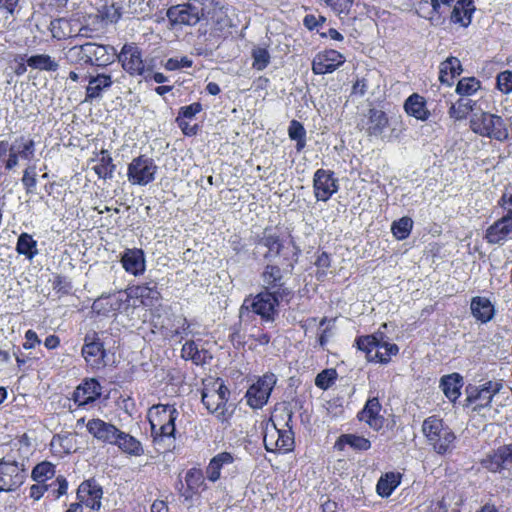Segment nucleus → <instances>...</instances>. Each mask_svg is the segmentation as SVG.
I'll return each mask as SVG.
<instances>
[{"mask_svg": "<svg viewBox=\"0 0 512 512\" xmlns=\"http://www.w3.org/2000/svg\"><path fill=\"white\" fill-rule=\"evenodd\" d=\"M178 416V410L175 405L171 404H157L149 409L148 420L154 442L157 445L168 441L169 443L164 447L168 449L172 444L176 431L175 421Z\"/></svg>", "mask_w": 512, "mask_h": 512, "instance_id": "obj_1", "label": "nucleus"}, {"mask_svg": "<svg viewBox=\"0 0 512 512\" xmlns=\"http://www.w3.org/2000/svg\"><path fill=\"white\" fill-rule=\"evenodd\" d=\"M422 433L427 444L438 455L451 453L455 447V433L437 416H430L423 421Z\"/></svg>", "mask_w": 512, "mask_h": 512, "instance_id": "obj_2", "label": "nucleus"}, {"mask_svg": "<svg viewBox=\"0 0 512 512\" xmlns=\"http://www.w3.org/2000/svg\"><path fill=\"white\" fill-rule=\"evenodd\" d=\"M355 343L359 350L365 352L369 362L387 364L399 352L398 346L390 343L383 332L360 336Z\"/></svg>", "mask_w": 512, "mask_h": 512, "instance_id": "obj_3", "label": "nucleus"}, {"mask_svg": "<svg viewBox=\"0 0 512 512\" xmlns=\"http://www.w3.org/2000/svg\"><path fill=\"white\" fill-rule=\"evenodd\" d=\"M229 395V389L223 381L218 379L204 386L201 400L211 414H214L219 420L225 421L229 417L226 405Z\"/></svg>", "mask_w": 512, "mask_h": 512, "instance_id": "obj_4", "label": "nucleus"}, {"mask_svg": "<svg viewBox=\"0 0 512 512\" xmlns=\"http://www.w3.org/2000/svg\"><path fill=\"white\" fill-rule=\"evenodd\" d=\"M279 298V295L266 290L255 297L246 298L240 308V318H243L245 313L252 311L259 315L263 321L273 322L278 315Z\"/></svg>", "mask_w": 512, "mask_h": 512, "instance_id": "obj_5", "label": "nucleus"}, {"mask_svg": "<svg viewBox=\"0 0 512 512\" xmlns=\"http://www.w3.org/2000/svg\"><path fill=\"white\" fill-rule=\"evenodd\" d=\"M470 127L476 134L498 141H504L509 136L505 121L500 116L487 112L474 113L470 119Z\"/></svg>", "mask_w": 512, "mask_h": 512, "instance_id": "obj_6", "label": "nucleus"}, {"mask_svg": "<svg viewBox=\"0 0 512 512\" xmlns=\"http://www.w3.org/2000/svg\"><path fill=\"white\" fill-rule=\"evenodd\" d=\"M505 214L486 230L489 243H500L512 236V193H504L498 201Z\"/></svg>", "mask_w": 512, "mask_h": 512, "instance_id": "obj_7", "label": "nucleus"}, {"mask_svg": "<svg viewBox=\"0 0 512 512\" xmlns=\"http://www.w3.org/2000/svg\"><path fill=\"white\" fill-rule=\"evenodd\" d=\"M263 442L268 452L287 453L293 450L294 435L289 427L279 428L271 418L265 425Z\"/></svg>", "mask_w": 512, "mask_h": 512, "instance_id": "obj_8", "label": "nucleus"}, {"mask_svg": "<svg viewBox=\"0 0 512 512\" xmlns=\"http://www.w3.org/2000/svg\"><path fill=\"white\" fill-rule=\"evenodd\" d=\"M167 17L172 25H196L205 17L203 3L190 0L188 3L172 6L167 11Z\"/></svg>", "mask_w": 512, "mask_h": 512, "instance_id": "obj_9", "label": "nucleus"}, {"mask_svg": "<svg viewBox=\"0 0 512 512\" xmlns=\"http://www.w3.org/2000/svg\"><path fill=\"white\" fill-rule=\"evenodd\" d=\"M34 155V140L24 136L18 137L11 143L10 153L0 160V170L4 168L6 171H11L18 166L20 159L31 161Z\"/></svg>", "mask_w": 512, "mask_h": 512, "instance_id": "obj_10", "label": "nucleus"}, {"mask_svg": "<svg viewBox=\"0 0 512 512\" xmlns=\"http://www.w3.org/2000/svg\"><path fill=\"white\" fill-rule=\"evenodd\" d=\"M123 69L131 76H143L147 79L151 74V69L146 66L142 51L135 44H125L118 55Z\"/></svg>", "mask_w": 512, "mask_h": 512, "instance_id": "obj_11", "label": "nucleus"}, {"mask_svg": "<svg viewBox=\"0 0 512 512\" xmlns=\"http://www.w3.org/2000/svg\"><path fill=\"white\" fill-rule=\"evenodd\" d=\"M157 166L154 160L146 155H140L128 166L127 177L133 185H147L154 181Z\"/></svg>", "mask_w": 512, "mask_h": 512, "instance_id": "obj_12", "label": "nucleus"}, {"mask_svg": "<svg viewBox=\"0 0 512 512\" xmlns=\"http://www.w3.org/2000/svg\"><path fill=\"white\" fill-rule=\"evenodd\" d=\"M276 384V376L272 373L265 374L252 384L245 395L247 404L253 409L262 408L270 397Z\"/></svg>", "mask_w": 512, "mask_h": 512, "instance_id": "obj_13", "label": "nucleus"}, {"mask_svg": "<svg viewBox=\"0 0 512 512\" xmlns=\"http://www.w3.org/2000/svg\"><path fill=\"white\" fill-rule=\"evenodd\" d=\"M81 353L86 363L93 369H100L106 365V350L95 332L85 336Z\"/></svg>", "mask_w": 512, "mask_h": 512, "instance_id": "obj_14", "label": "nucleus"}, {"mask_svg": "<svg viewBox=\"0 0 512 512\" xmlns=\"http://www.w3.org/2000/svg\"><path fill=\"white\" fill-rule=\"evenodd\" d=\"M24 479L23 465L16 461H0V492L17 489L22 485Z\"/></svg>", "mask_w": 512, "mask_h": 512, "instance_id": "obj_15", "label": "nucleus"}, {"mask_svg": "<svg viewBox=\"0 0 512 512\" xmlns=\"http://www.w3.org/2000/svg\"><path fill=\"white\" fill-rule=\"evenodd\" d=\"M313 187L317 200L327 201L338 190L337 179L334 178L333 172L318 169L314 174Z\"/></svg>", "mask_w": 512, "mask_h": 512, "instance_id": "obj_16", "label": "nucleus"}, {"mask_svg": "<svg viewBox=\"0 0 512 512\" xmlns=\"http://www.w3.org/2000/svg\"><path fill=\"white\" fill-rule=\"evenodd\" d=\"M345 61L344 56L336 50H326L318 53L312 62L314 74L322 75L332 73Z\"/></svg>", "mask_w": 512, "mask_h": 512, "instance_id": "obj_17", "label": "nucleus"}, {"mask_svg": "<svg viewBox=\"0 0 512 512\" xmlns=\"http://www.w3.org/2000/svg\"><path fill=\"white\" fill-rule=\"evenodd\" d=\"M481 464L484 468L493 473H501L503 470H510L512 467L508 444L493 450L481 461Z\"/></svg>", "mask_w": 512, "mask_h": 512, "instance_id": "obj_18", "label": "nucleus"}, {"mask_svg": "<svg viewBox=\"0 0 512 512\" xmlns=\"http://www.w3.org/2000/svg\"><path fill=\"white\" fill-rule=\"evenodd\" d=\"M262 278L265 290L279 295L280 299H283L291 293L290 290L285 287L283 274L279 267L267 265L262 274Z\"/></svg>", "mask_w": 512, "mask_h": 512, "instance_id": "obj_19", "label": "nucleus"}, {"mask_svg": "<svg viewBox=\"0 0 512 512\" xmlns=\"http://www.w3.org/2000/svg\"><path fill=\"white\" fill-rule=\"evenodd\" d=\"M503 388L502 381H488L484 383L475 394L468 396V401L476 403L474 410L489 407L493 397Z\"/></svg>", "mask_w": 512, "mask_h": 512, "instance_id": "obj_20", "label": "nucleus"}, {"mask_svg": "<svg viewBox=\"0 0 512 512\" xmlns=\"http://www.w3.org/2000/svg\"><path fill=\"white\" fill-rule=\"evenodd\" d=\"M86 428L88 432L98 441L110 445H113L115 442L116 434L119 431L115 425L109 422H105L99 418L89 420L86 424Z\"/></svg>", "mask_w": 512, "mask_h": 512, "instance_id": "obj_21", "label": "nucleus"}, {"mask_svg": "<svg viewBox=\"0 0 512 512\" xmlns=\"http://www.w3.org/2000/svg\"><path fill=\"white\" fill-rule=\"evenodd\" d=\"M101 396V385L95 379L85 380L80 384L73 394L74 401L79 406H84L91 402H94Z\"/></svg>", "mask_w": 512, "mask_h": 512, "instance_id": "obj_22", "label": "nucleus"}, {"mask_svg": "<svg viewBox=\"0 0 512 512\" xmlns=\"http://www.w3.org/2000/svg\"><path fill=\"white\" fill-rule=\"evenodd\" d=\"M125 294H127V298L137 299L142 305L147 307L154 306L160 299V292L155 284L153 286L146 284L129 287L126 289Z\"/></svg>", "mask_w": 512, "mask_h": 512, "instance_id": "obj_23", "label": "nucleus"}, {"mask_svg": "<svg viewBox=\"0 0 512 512\" xmlns=\"http://www.w3.org/2000/svg\"><path fill=\"white\" fill-rule=\"evenodd\" d=\"M381 405L377 398L369 399L359 412L360 421L367 423L372 429L379 430L383 426V417L380 415Z\"/></svg>", "mask_w": 512, "mask_h": 512, "instance_id": "obj_24", "label": "nucleus"}, {"mask_svg": "<svg viewBox=\"0 0 512 512\" xmlns=\"http://www.w3.org/2000/svg\"><path fill=\"white\" fill-rule=\"evenodd\" d=\"M113 84L110 75L105 73H98L95 76L89 77V82L86 87L85 101H92L102 97L104 91L108 90Z\"/></svg>", "mask_w": 512, "mask_h": 512, "instance_id": "obj_25", "label": "nucleus"}, {"mask_svg": "<svg viewBox=\"0 0 512 512\" xmlns=\"http://www.w3.org/2000/svg\"><path fill=\"white\" fill-rule=\"evenodd\" d=\"M102 489L91 483H82L77 491V497L80 502L87 507L98 510L101 507Z\"/></svg>", "mask_w": 512, "mask_h": 512, "instance_id": "obj_26", "label": "nucleus"}, {"mask_svg": "<svg viewBox=\"0 0 512 512\" xmlns=\"http://www.w3.org/2000/svg\"><path fill=\"white\" fill-rule=\"evenodd\" d=\"M389 120L385 112L372 108L368 112V120L366 122V133L372 137L385 138L384 130L388 127Z\"/></svg>", "mask_w": 512, "mask_h": 512, "instance_id": "obj_27", "label": "nucleus"}, {"mask_svg": "<svg viewBox=\"0 0 512 512\" xmlns=\"http://www.w3.org/2000/svg\"><path fill=\"white\" fill-rule=\"evenodd\" d=\"M235 457L230 452H221L215 455L206 467V477L211 482H216L221 477V471L233 464Z\"/></svg>", "mask_w": 512, "mask_h": 512, "instance_id": "obj_28", "label": "nucleus"}, {"mask_svg": "<svg viewBox=\"0 0 512 512\" xmlns=\"http://www.w3.org/2000/svg\"><path fill=\"white\" fill-rule=\"evenodd\" d=\"M113 445L117 446L123 453L130 456H141L144 454V448L141 442L134 436L119 429Z\"/></svg>", "mask_w": 512, "mask_h": 512, "instance_id": "obj_29", "label": "nucleus"}, {"mask_svg": "<svg viewBox=\"0 0 512 512\" xmlns=\"http://www.w3.org/2000/svg\"><path fill=\"white\" fill-rule=\"evenodd\" d=\"M472 315L482 323L490 321L494 316V306L486 297H473L470 304Z\"/></svg>", "mask_w": 512, "mask_h": 512, "instance_id": "obj_30", "label": "nucleus"}, {"mask_svg": "<svg viewBox=\"0 0 512 512\" xmlns=\"http://www.w3.org/2000/svg\"><path fill=\"white\" fill-rule=\"evenodd\" d=\"M463 386V377L458 373L445 375L440 380V387L445 396L455 402L461 395L460 389Z\"/></svg>", "mask_w": 512, "mask_h": 512, "instance_id": "obj_31", "label": "nucleus"}, {"mask_svg": "<svg viewBox=\"0 0 512 512\" xmlns=\"http://www.w3.org/2000/svg\"><path fill=\"white\" fill-rule=\"evenodd\" d=\"M130 298L127 296L124 298L123 294H115L107 297H101L93 303V310L98 313L103 312L104 314L109 312H115L122 308V305L128 302Z\"/></svg>", "mask_w": 512, "mask_h": 512, "instance_id": "obj_32", "label": "nucleus"}, {"mask_svg": "<svg viewBox=\"0 0 512 512\" xmlns=\"http://www.w3.org/2000/svg\"><path fill=\"white\" fill-rule=\"evenodd\" d=\"M462 72L460 60L456 57H449L440 64L439 80L441 83L452 85L453 79Z\"/></svg>", "mask_w": 512, "mask_h": 512, "instance_id": "obj_33", "label": "nucleus"}, {"mask_svg": "<svg viewBox=\"0 0 512 512\" xmlns=\"http://www.w3.org/2000/svg\"><path fill=\"white\" fill-rule=\"evenodd\" d=\"M185 482L187 484V488L182 493V496L186 500H189L193 497L194 494L198 493L201 489L204 488L205 479L202 471L196 468L188 470L185 476Z\"/></svg>", "mask_w": 512, "mask_h": 512, "instance_id": "obj_34", "label": "nucleus"}, {"mask_svg": "<svg viewBox=\"0 0 512 512\" xmlns=\"http://www.w3.org/2000/svg\"><path fill=\"white\" fill-rule=\"evenodd\" d=\"M474 10L472 0H459L451 13V21L467 27L471 23Z\"/></svg>", "mask_w": 512, "mask_h": 512, "instance_id": "obj_35", "label": "nucleus"}, {"mask_svg": "<svg viewBox=\"0 0 512 512\" xmlns=\"http://www.w3.org/2000/svg\"><path fill=\"white\" fill-rule=\"evenodd\" d=\"M402 475L398 472H387L377 482L376 491L381 497H389L400 485Z\"/></svg>", "mask_w": 512, "mask_h": 512, "instance_id": "obj_36", "label": "nucleus"}, {"mask_svg": "<svg viewBox=\"0 0 512 512\" xmlns=\"http://www.w3.org/2000/svg\"><path fill=\"white\" fill-rule=\"evenodd\" d=\"M407 114L415 117L418 120L428 119L430 113L425 107V100L418 94H412L407 98L404 104Z\"/></svg>", "mask_w": 512, "mask_h": 512, "instance_id": "obj_37", "label": "nucleus"}, {"mask_svg": "<svg viewBox=\"0 0 512 512\" xmlns=\"http://www.w3.org/2000/svg\"><path fill=\"white\" fill-rule=\"evenodd\" d=\"M29 67L46 72H55L59 69V62L48 54H35L26 59Z\"/></svg>", "mask_w": 512, "mask_h": 512, "instance_id": "obj_38", "label": "nucleus"}, {"mask_svg": "<svg viewBox=\"0 0 512 512\" xmlns=\"http://www.w3.org/2000/svg\"><path fill=\"white\" fill-rule=\"evenodd\" d=\"M19 0H0V29L11 28Z\"/></svg>", "mask_w": 512, "mask_h": 512, "instance_id": "obj_39", "label": "nucleus"}, {"mask_svg": "<svg viewBox=\"0 0 512 512\" xmlns=\"http://www.w3.org/2000/svg\"><path fill=\"white\" fill-rule=\"evenodd\" d=\"M259 245L267 247L268 253L279 254L282 248L279 231L276 228H266Z\"/></svg>", "mask_w": 512, "mask_h": 512, "instance_id": "obj_40", "label": "nucleus"}, {"mask_svg": "<svg viewBox=\"0 0 512 512\" xmlns=\"http://www.w3.org/2000/svg\"><path fill=\"white\" fill-rule=\"evenodd\" d=\"M115 165L108 151L102 150L99 155L98 163L93 167L95 173L103 179L112 178Z\"/></svg>", "mask_w": 512, "mask_h": 512, "instance_id": "obj_41", "label": "nucleus"}, {"mask_svg": "<svg viewBox=\"0 0 512 512\" xmlns=\"http://www.w3.org/2000/svg\"><path fill=\"white\" fill-rule=\"evenodd\" d=\"M473 109V103L470 99H459L456 103H453L449 108V115L455 120H462L467 117L470 111Z\"/></svg>", "mask_w": 512, "mask_h": 512, "instance_id": "obj_42", "label": "nucleus"}, {"mask_svg": "<svg viewBox=\"0 0 512 512\" xmlns=\"http://www.w3.org/2000/svg\"><path fill=\"white\" fill-rule=\"evenodd\" d=\"M289 137L297 141L296 149L301 151L306 145V131L304 126L297 120H292L288 128Z\"/></svg>", "mask_w": 512, "mask_h": 512, "instance_id": "obj_43", "label": "nucleus"}, {"mask_svg": "<svg viewBox=\"0 0 512 512\" xmlns=\"http://www.w3.org/2000/svg\"><path fill=\"white\" fill-rule=\"evenodd\" d=\"M251 56L253 59L252 67L257 71L264 70L270 64L271 56L266 48L254 47Z\"/></svg>", "mask_w": 512, "mask_h": 512, "instance_id": "obj_44", "label": "nucleus"}, {"mask_svg": "<svg viewBox=\"0 0 512 512\" xmlns=\"http://www.w3.org/2000/svg\"><path fill=\"white\" fill-rule=\"evenodd\" d=\"M36 246L37 242L32 238V236L27 233H23L18 238L16 249L19 254L34 256L38 252Z\"/></svg>", "mask_w": 512, "mask_h": 512, "instance_id": "obj_45", "label": "nucleus"}, {"mask_svg": "<svg viewBox=\"0 0 512 512\" xmlns=\"http://www.w3.org/2000/svg\"><path fill=\"white\" fill-rule=\"evenodd\" d=\"M339 442H343L358 451H366L371 448V442L367 438L354 434L342 435Z\"/></svg>", "mask_w": 512, "mask_h": 512, "instance_id": "obj_46", "label": "nucleus"}, {"mask_svg": "<svg viewBox=\"0 0 512 512\" xmlns=\"http://www.w3.org/2000/svg\"><path fill=\"white\" fill-rule=\"evenodd\" d=\"M181 356L185 360H192L195 364H201L204 360L202 352L194 341H187L181 349Z\"/></svg>", "mask_w": 512, "mask_h": 512, "instance_id": "obj_47", "label": "nucleus"}, {"mask_svg": "<svg viewBox=\"0 0 512 512\" xmlns=\"http://www.w3.org/2000/svg\"><path fill=\"white\" fill-rule=\"evenodd\" d=\"M413 226V221L409 217H402L398 221H395L392 224L391 230L393 232V235L399 239H405L409 236L411 229Z\"/></svg>", "mask_w": 512, "mask_h": 512, "instance_id": "obj_48", "label": "nucleus"}, {"mask_svg": "<svg viewBox=\"0 0 512 512\" xmlns=\"http://www.w3.org/2000/svg\"><path fill=\"white\" fill-rule=\"evenodd\" d=\"M55 474V468L54 465L50 462H42L37 464L33 471H32V477L35 481L38 483L44 482L47 479H50Z\"/></svg>", "mask_w": 512, "mask_h": 512, "instance_id": "obj_49", "label": "nucleus"}, {"mask_svg": "<svg viewBox=\"0 0 512 512\" xmlns=\"http://www.w3.org/2000/svg\"><path fill=\"white\" fill-rule=\"evenodd\" d=\"M115 53V49L112 46L95 43V65H107L111 62Z\"/></svg>", "mask_w": 512, "mask_h": 512, "instance_id": "obj_50", "label": "nucleus"}, {"mask_svg": "<svg viewBox=\"0 0 512 512\" xmlns=\"http://www.w3.org/2000/svg\"><path fill=\"white\" fill-rule=\"evenodd\" d=\"M64 57H65L67 63L70 65H80V66L88 65L82 45H75V46L69 48L65 52Z\"/></svg>", "mask_w": 512, "mask_h": 512, "instance_id": "obj_51", "label": "nucleus"}, {"mask_svg": "<svg viewBox=\"0 0 512 512\" xmlns=\"http://www.w3.org/2000/svg\"><path fill=\"white\" fill-rule=\"evenodd\" d=\"M121 263L123 268L137 276L142 274L145 271V258H121Z\"/></svg>", "mask_w": 512, "mask_h": 512, "instance_id": "obj_52", "label": "nucleus"}, {"mask_svg": "<svg viewBox=\"0 0 512 512\" xmlns=\"http://www.w3.org/2000/svg\"><path fill=\"white\" fill-rule=\"evenodd\" d=\"M480 88V82L474 78H463L461 79L456 87V92L463 96L474 94Z\"/></svg>", "mask_w": 512, "mask_h": 512, "instance_id": "obj_53", "label": "nucleus"}, {"mask_svg": "<svg viewBox=\"0 0 512 512\" xmlns=\"http://www.w3.org/2000/svg\"><path fill=\"white\" fill-rule=\"evenodd\" d=\"M337 373L334 369H326L320 372L315 379V385L323 390L328 389L334 384Z\"/></svg>", "mask_w": 512, "mask_h": 512, "instance_id": "obj_54", "label": "nucleus"}, {"mask_svg": "<svg viewBox=\"0 0 512 512\" xmlns=\"http://www.w3.org/2000/svg\"><path fill=\"white\" fill-rule=\"evenodd\" d=\"M52 287L58 298L69 294L72 289L71 283L65 277L59 275L54 278Z\"/></svg>", "mask_w": 512, "mask_h": 512, "instance_id": "obj_55", "label": "nucleus"}, {"mask_svg": "<svg viewBox=\"0 0 512 512\" xmlns=\"http://www.w3.org/2000/svg\"><path fill=\"white\" fill-rule=\"evenodd\" d=\"M497 87L504 94L512 92V71L506 70L498 74Z\"/></svg>", "mask_w": 512, "mask_h": 512, "instance_id": "obj_56", "label": "nucleus"}, {"mask_svg": "<svg viewBox=\"0 0 512 512\" xmlns=\"http://www.w3.org/2000/svg\"><path fill=\"white\" fill-rule=\"evenodd\" d=\"M192 61L187 57L178 58H169L165 63V68L167 70H178L184 67H191Z\"/></svg>", "mask_w": 512, "mask_h": 512, "instance_id": "obj_57", "label": "nucleus"}, {"mask_svg": "<svg viewBox=\"0 0 512 512\" xmlns=\"http://www.w3.org/2000/svg\"><path fill=\"white\" fill-rule=\"evenodd\" d=\"M22 183L27 191H31L36 186V173L35 167L29 166L23 172Z\"/></svg>", "mask_w": 512, "mask_h": 512, "instance_id": "obj_58", "label": "nucleus"}, {"mask_svg": "<svg viewBox=\"0 0 512 512\" xmlns=\"http://www.w3.org/2000/svg\"><path fill=\"white\" fill-rule=\"evenodd\" d=\"M201 110L202 105L200 103H192L191 105L181 107L177 117H182L184 120L191 119Z\"/></svg>", "mask_w": 512, "mask_h": 512, "instance_id": "obj_59", "label": "nucleus"}, {"mask_svg": "<svg viewBox=\"0 0 512 512\" xmlns=\"http://www.w3.org/2000/svg\"><path fill=\"white\" fill-rule=\"evenodd\" d=\"M176 122L185 135L193 136L197 133V125H190L186 120L182 119V117H177Z\"/></svg>", "mask_w": 512, "mask_h": 512, "instance_id": "obj_60", "label": "nucleus"}, {"mask_svg": "<svg viewBox=\"0 0 512 512\" xmlns=\"http://www.w3.org/2000/svg\"><path fill=\"white\" fill-rule=\"evenodd\" d=\"M88 65H95V43L87 42L82 45Z\"/></svg>", "mask_w": 512, "mask_h": 512, "instance_id": "obj_61", "label": "nucleus"}, {"mask_svg": "<svg viewBox=\"0 0 512 512\" xmlns=\"http://www.w3.org/2000/svg\"><path fill=\"white\" fill-rule=\"evenodd\" d=\"M25 343L23 344V347L25 349H31L34 348L36 345L40 344V339L38 338L37 334L33 330H28L25 333Z\"/></svg>", "mask_w": 512, "mask_h": 512, "instance_id": "obj_62", "label": "nucleus"}, {"mask_svg": "<svg viewBox=\"0 0 512 512\" xmlns=\"http://www.w3.org/2000/svg\"><path fill=\"white\" fill-rule=\"evenodd\" d=\"M57 482H58V489L55 492V498L58 499L62 495L67 493L68 483H67L66 479L63 477H58Z\"/></svg>", "mask_w": 512, "mask_h": 512, "instance_id": "obj_63", "label": "nucleus"}, {"mask_svg": "<svg viewBox=\"0 0 512 512\" xmlns=\"http://www.w3.org/2000/svg\"><path fill=\"white\" fill-rule=\"evenodd\" d=\"M303 24L305 27H307L309 30H313L316 27L319 26V21L316 16L309 14L304 17Z\"/></svg>", "mask_w": 512, "mask_h": 512, "instance_id": "obj_64", "label": "nucleus"}]
</instances>
